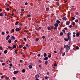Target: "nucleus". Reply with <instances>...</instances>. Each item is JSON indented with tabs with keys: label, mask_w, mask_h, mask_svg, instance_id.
Masks as SVG:
<instances>
[{
	"label": "nucleus",
	"mask_w": 80,
	"mask_h": 80,
	"mask_svg": "<svg viewBox=\"0 0 80 80\" xmlns=\"http://www.w3.org/2000/svg\"><path fill=\"white\" fill-rule=\"evenodd\" d=\"M66 46H67V47H66V52H68L69 50L70 49V46H68V45H66Z\"/></svg>",
	"instance_id": "f257e3e1"
},
{
	"label": "nucleus",
	"mask_w": 80,
	"mask_h": 80,
	"mask_svg": "<svg viewBox=\"0 0 80 80\" xmlns=\"http://www.w3.org/2000/svg\"><path fill=\"white\" fill-rule=\"evenodd\" d=\"M64 40L65 41H66V42H68V40H69V42H70V40H71V38H65L64 39Z\"/></svg>",
	"instance_id": "f03ea898"
},
{
	"label": "nucleus",
	"mask_w": 80,
	"mask_h": 80,
	"mask_svg": "<svg viewBox=\"0 0 80 80\" xmlns=\"http://www.w3.org/2000/svg\"><path fill=\"white\" fill-rule=\"evenodd\" d=\"M71 35V32H68V35H67V37L68 38H71V37H70L69 35Z\"/></svg>",
	"instance_id": "7ed1b4c3"
},
{
	"label": "nucleus",
	"mask_w": 80,
	"mask_h": 80,
	"mask_svg": "<svg viewBox=\"0 0 80 80\" xmlns=\"http://www.w3.org/2000/svg\"><path fill=\"white\" fill-rule=\"evenodd\" d=\"M8 48H9V49H10V50H13V48H12V47L9 46H8Z\"/></svg>",
	"instance_id": "20e7f679"
},
{
	"label": "nucleus",
	"mask_w": 80,
	"mask_h": 80,
	"mask_svg": "<svg viewBox=\"0 0 80 80\" xmlns=\"http://www.w3.org/2000/svg\"><path fill=\"white\" fill-rule=\"evenodd\" d=\"M11 40H14L15 39V36H12L11 37Z\"/></svg>",
	"instance_id": "39448f33"
},
{
	"label": "nucleus",
	"mask_w": 80,
	"mask_h": 80,
	"mask_svg": "<svg viewBox=\"0 0 80 80\" xmlns=\"http://www.w3.org/2000/svg\"><path fill=\"white\" fill-rule=\"evenodd\" d=\"M40 75L39 74H37L35 75V78H39Z\"/></svg>",
	"instance_id": "423d86ee"
},
{
	"label": "nucleus",
	"mask_w": 80,
	"mask_h": 80,
	"mask_svg": "<svg viewBox=\"0 0 80 80\" xmlns=\"http://www.w3.org/2000/svg\"><path fill=\"white\" fill-rule=\"evenodd\" d=\"M18 72H19L18 71H15L13 73H14V74H17V73H18Z\"/></svg>",
	"instance_id": "0eeeda50"
},
{
	"label": "nucleus",
	"mask_w": 80,
	"mask_h": 80,
	"mask_svg": "<svg viewBox=\"0 0 80 80\" xmlns=\"http://www.w3.org/2000/svg\"><path fill=\"white\" fill-rule=\"evenodd\" d=\"M9 38H10V35L7 36L6 39V40H8V39H9Z\"/></svg>",
	"instance_id": "6e6552de"
},
{
	"label": "nucleus",
	"mask_w": 80,
	"mask_h": 80,
	"mask_svg": "<svg viewBox=\"0 0 80 80\" xmlns=\"http://www.w3.org/2000/svg\"><path fill=\"white\" fill-rule=\"evenodd\" d=\"M70 21H68L66 22V25H69V24H70Z\"/></svg>",
	"instance_id": "1a4fd4ad"
},
{
	"label": "nucleus",
	"mask_w": 80,
	"mask_h": 80,
	"mask_svg": "<svg viewBox=\"0 0 80 80\" xmlns=\"http://www.w3.org/2000/svg\"><path fill=\"white\" fill-rule=\"evenodd\" d=\"M15 30L16 32H19V31H20V29L19 28H16L15 29Z\"/></svg>",
	"instance_id": "9d476101"
},
{
	"label": "nucleus",
	"mask_w": 80,
	"mask_h": 80,
	"mask_svg": "<svg viewBox=\"0 0 80 80\" xmlns=\"http://www.w3.org/2000/svg\"><path fill=\"white\" fill-rule=\"evenodd\" d=\"M18 23H19V22L18 21H17L15 23V25H17Z\"/></svg>",
	"instance_id": "9b49d317"
},
{
	"label": "nucleus",
	"mask_w": 80,
	"mask_h": 80,
	"mask_svg": "<svg viewBox=\"0 0 80 80\" xmlns=\"http://www.w3.org/2000/svg\"><path fill=\"white\" fill-rule=\"evenodd\" d=\"M56 23L58 24L60 23V21L58 20H57L56 21Z\"/></svg>",
	"instance_id": "f8f14e48"
},
{
	"label": "nucleus",
	"mask_w": 80,
	"mask_h": 80,
	"mask_svg": "<svg viewBox=\"0 0 80 80\" xmlns=\"http://www.w3.org/2000/svg\"><path fill=\"white\" fill-rule=\"evenodd\" d=\"M54 26L56 27H57L58 26V24H57V23H56L54 24Z\"/></svg>",
	"instance_id": "ddd939ff"
},
{
	"label": "nucleus",
	"mask_w": 80,
	"mask_h": 80,
	"mask_svg": "<svg viewBox=\"0 0 80 80\" xmlns=\"http://www.w3.org/2000/svg\"><path fill=\"white\" fill-rule=\"evenodd\" d=\"M79 35H80V33H76V37H79Z\"/></svg>",
	"instance_id": "4468645a"
},
{
	"label": "nucleus",
	"mask_w": 80,
	"mask_h": 80,
	"mask_svg": "<svg viewBox=\"0 0 80 80\" xmlns=\"http://www.w3.org/2000/svg\"><path fill=\"white\" fill-rule=\"evenodd\" d=\"M48 59V57H45L43 59L44 60H47Z\"/></svg>",
	"instance_id": "2eb2a0df"
},
{
	"label": "nucleus",
	"mask_w": 80,
	"mask_h": 80,
	"mask_svg": "<svg viewBox=\"0 0 80 80\" xmlns=\"http://www.w3.org/2000/svg\"><path fill=\"white\" fill-rule=\"evenodd\" d=\"M28 67L30 69L32 68V66L30 65L28 66Z\"/></svg>",
	"instance_id": "dca6fc26"
},
{
	"label": "nucleus",
	"mask_w": 80,
	"mask_h": 80,
	"mask_svg": "<svg viewBox=\"0 0 80 80\" xmlns=\"http://www.w3.org/2000/svg\"><path fill=\"white\" fill-rule=\"evenodd\" d=\"M47 53H43V56L44 57H47Z\"/></svg>",
	"instance_id": "f3484780"
},
{
	"label": "nucleus",
	"mask_w": 80,
	"mask_h": 80,
	"mask_svg": "<svg viewBox=\"0 0 80 80\" xmlns=\"http://www.w3.org/2000/svg\"><path fill=\"white\" fill-rule=\"evenodd\" d=\"M7 52H8V50H6L4 52V53H5V54H6V53H7Z\"/></svg>",
	"instance_id": "a211bd4d"
},
{
	"label": "nucleus",
	"mask_w": 80,
	"mask_h": 80,
	"mask_svg": "<svg viewBox=\"0 0 80 80\" xmlns=\"http://www.w3.org/2000/svg\"><path fill=\"white\" fill-rule=\"evenodd\" d=\"M67 18L64 17L62 18V19H63V20L66 21L67 20Z\"/></svg>",
	"instance_id": "6ab92c4d"
},
{
	"label": "nucleus",
	"mask_w": 80,
	"mask_h": 80,
	"mask_svg": "<svg viewBox=\"0 0 80 80\" xmlns=\"http://www.w3.org/2000/svg\"><path fill=\"white\" fill-rule=\"evenodd\" d=\"M48 30H51V28L50 27V26H48Z\"/></svg>",
	"instance_id": "aec40b11"
},
{
	"label": "nucleus",
	"mask_w": 80,
	"mask_h": 80,
	"mask_svg": "<svg viewBox=\"0 0 80 80\" xmlns=\"http://www.w3.org/2000/svg\"><path fill=\"white\" fill-rule=\"evenodd\" d=\"M53 29L54 30H57V27H55H55H54V28H53Z\"/></svg>",
	"instance_id": "412c9836"
},
{
	"label": "nucleus",
	"mask_w": 80,
	"mask_h": 80,
	"mask_svg": "<svg viewBox=\"0 0 80 80\" xmlns=\"http://www.w3.org/2000/svg\"><path fill=\"white\" fill-rule=\"evenodd\" d=\"M25 69H23L22 70V72H23V73H25Z\"/></svg>",
	"instance_id": "4be33fe9"
},
{
	"label": "nucleus",
	"mask_w": 80,
	"mask_h": 80,
	"mask_svg": "<svg viewBox=\"0 0 80 80\" xmlns=\"http://www.w3.org/2000/svg\"><path fill=\"white\" fill-rule=\"evenodd\" d=\"M46 11H47V12H48V11L49 10V8H46Z\"/></svg>",
	"instance_id": "5701e85b"
},
{
	"label": "nucleus",
	"mask_w": 80,
	"mask_h": 80,
	"mask_svg": "<svg viewBox=\"0 0 80 80\" xmlns=\"http://www.w3.org/2000/svg\"><path fill=\"white\" fill-rule=\"evenodd\" d=\"M23 46L22 45H19V48H22L23 47Z\"/></svg>",
	"instance_id": "b1692460"
},
{
	"label": "nucleus",
	"mask_w": 80,
	"mask_h": 80,
	"mask_svg": "<svg viewBox=\"0 0 80 80\" xmlns=\"http://www.w3.org/2000/svg\"><path fill=\"white\" fill-rule=\"evenodd\" d=\"M60 34L61 36H62V35H63V33L62 32H61L60 33Z\"/></svg>",
	"instance_id": "393cba45"
},
{
	"label": "nucleus",
	"mask_w": 80,
	"mask_h": 80,
	"mask_svg": "<svg viewBox=\"0 0 80 80\" xmlns=\"http://www.w3.org/2000/svg\"><path fill=\"white\" fill-rule=\"evenodd\" d=\"M8 42L9 43H11V39H9L8 40Z\"/></svg>",
	"instance_id": "a878e982"
},
{
	"label": "nucleus",
	"mask_w": 80,
	"mask_h": 80,
	"mask_svg": "<svg viewBox=\"0 0 80 80\" xmlns=\"http://www.w3.org/2000/svg\"><path fill=\"white\" fill-rule=\"evenodd\" d=\"M45 79H48V78H49V77L48 76H46L45 77Z\"/></svg>",
	"instance_id": "bb28decb"
},
{
	"label": "nucleus",
	"mask_w": 80,
	"mask_h": 80,
	"mask_svg": "<svg viewBox=\"0 0 80 80\" xmlns=\"http://www.w3.org/2000/svg\"><path fill=\"white\" fill-rule=\"evenodd\" d=\"M16 47H17L16 46H15V45H14L13 46V48H15Z\"/></svg>",
	"instance_id": "cd10ccee"
},
{
	"label": "nucleus",
	"mask_w": 80,
	"mask_h": 80,
	"mask_svg": "<svg viewBox=\"0 0 80 80\" xmlns=\"http://www.w3.org/2000/svg\"><path fill=\"white\" fill-rule=\"evenodd\" d=\"M76 48L77 49V50H78V49H79V47L76 46Z\"/></svg>",
	"instance_id": "c85d7f7f"
},
{
	"label": "nucleus",
	"mask_w": 80,
	"mask_h": 80,
	"mask_svg": "<svg viewBox=\"0 0 80 80\" xmlns=\"http://www.w3.org/2000/svg\"><path fill=\"white\" fill-rule=\"evenodd\" d=\"M51 57H52V55H51V54H49L48 55V58H50Z\"/></svg>",
	"instance_id": "c756f323"
},
{
	"label": "nucleus",
	"mask_w": 80,
	"mask_h": 80,
	"mask_svg": "<svg viewBox=\"0 0 80 80\" xmlns=\"http://www.w3.org/2000/svg\"><path fill=\"white\" fill-rule=\"evenodd\" d=\"M38 40H39V39L38 38H36L35 39L36 41H38Z\"/></svg>",
	"instance_id": "7c9ffc66"
},
{
	"label": "nucleus",
	"mask_w": 80,
	"mask_h": 80,
	"mask_svg": "<svg viewBox=\"0 0 80 80\" xmlns=\"http://www.w3.org/2000/svg\"><path fill=\"white\" fill-rule=\"evenodd\" d=\"M6 10H7V11H9V10H10V8H6Z\"/></svg>",
	"instance_id": "2f4dec72"
},
{
	"label": "nucleus",
	"mask_w": 80,
	"mask_h": 80,
	"mask_svg": "<svg viewBox=\"0 0 80 80\" xmlns=\"http://www.w3.org/2000/svg\"><path fill=\"white\" fill-rule=\"evenodd\" d=\"M75 23L74 22H72V25L73 26H75Z\"/></svg>",
	"instance_id": "473e14b6"
},
{
	"label": "nucleus",
	"mask_w": 80,
	"mask_h": 80,
	"mask_svg": "<svg viewBox=\"0 0 80 80\" xmlns=\"http://www.w3.org/2000/svg\"><path fill=\"white\" fill-rule=\"evenodd\" d=\"M6 80H8L9 79V77H6L5 78Z\"/></svg>",
	"instance_id": "72a5a7b5"
},
{
	"label": "nucleus",
	"mask_w": 80,
	"mask_h": 80,
	"mask_svg": "<svg viewBox=\"0 0 80 80\" xmlns=\"http://www.w3.org/2000/svg\"><path fill=\"white\" fill-rule=\"evenodd\" d=\"M38 62H39V63H42V61H41V60H39L38 61Z\"/></svg>",
	"instance_id": "f704fd0d"
},
{
	"label": "nucleus",
	"mask_w": 80,
	"mask_h": 80,
	"mask_svg": "<svg viewBox=\"0 0 80 80\" xmlns=\"http://www.w3.org/2000/svg\"><path fill=\"white\" fill-rule=\"evenodd\" d=\"M48 64V61H45V65H47Z\"/></svg>",
	"instance_id": "c9c22d12"
},
{
	"label": "nucleus",
	"mask_w": 80,
	"mask_h": 80,
	"mask_svg": "<svg viewBox=\"0 0 80 80\" xmlns=\"http://www.w3.org/2000/svg\"><path fill=\"white\" fill-rule=\"evenodd\" d=\"M75 22H76V23L78 22V19H76L75 20Z\"/></svg>",
	"instance_id": "e433bc0d"
},
{
	"label": "nucleus",
	"mask_w": 80,
	"mask_h": 80,
	"mask_svg": "<svg viewBox=\"0 0 80 80\" xmlns=\"http://www.w3.org/2000/svg\"><path fill=\"white\" fill-rule=\"evenodd\" d=\"M65 55V53L64 52L63 53H62V57L64 56V55Z\"/></svg>",
	"instance_id": "4c0bfd02"
},
{
	"label": "nucleus",
	"mask_w": 80,
	"mask_h": 80,
	"mask_svg": "<svg viewBox=\"0 0 80 80\" xmlns=\"http://www.w3.org/2000/svg\"><path fill=\"white\" fill-rule=\"evenodd\" d=\"M75 18L74 17H72V20H75Z\"/></svg>",
	"instance_id": "58836bf2"
},
{
	"label": "nucleus",
	"mask_w": 80,
	"mask_h": 80,
	"mask_svg": "<svg viewBox=\"0 0 80 80\" xmlns=\"http://www.w3.org/2000/svg\"><path fill=\"white\" fill-rule=\"evenodd\" d=\"M14 52L16 54H17V50H15L14 51Z\"/></svg>",
	"instance_id": "ea45409f"
},
{
	"label": "nucleus",
	"mask_w": 80,
	"mask_h": 80,
	"mask_svg": "<svg viewBox=\"0 0 80 80\" xmlns=\"http://www.w3.org/2000/svg\"><path fill=\"white\" fill-rule=\"evenodd\" d=\"M23 48L24 49V50H25L27 48V47H23Z\"/></svg>",
	"instance_id": "a19ab883"
},
{
	"label": "nucleus",
	"mask_w": 80,
	"mask_h": 80,
	"mask_svg": "<svg viewBox=\"0 0 80 80\" xmlns=\"http://www.w3.org/2000/svg\"><path fill=\"white\" fill-rule=\"evenodd\" d=\"M54 67H57V63H55L54 64Z\"/></svg>",
	"instance_id": "79ce46f5"
},
{
	"label": "nucleus",
	"mask_w": 80,
	"mask_h": 80,
	"mask_svg": "<svg viewBox=\"0 0 80 80\" xmlns=\"http://www.w3.org/2000/svg\"><path fill=\"white\" fill-rule=\"evenodd\" d=\"M78 28V25H76L75 26V28Z\"/></svg>",
	"instance_id": "37998d69"
},
{
	"label": "nucleus",
	"mask_w": 80,
	"mask_h": 80,
	"mask_svg": "<svg viewBox=\"0 0 80 80\" xmlns=\"http://www.w3.org/2000/svg\"><path fill=\"white\" fill-rule=\"evenodd\" d=\"M62 31L63 32H64V33H65V30L64 29H63L62 30Z\"/></svg>",
	"instance_id": "c03bdc74"
},
{
	"label": "nucleus",
	"mask_w": 80,
	"mask_h": 80,
	"mask_svg": "<svg viewBox=\"0 0 80 80\" xmlns=\"http://www.w3.org/2000/svg\"><path fill=\"white\" fill-rule=\"evenodd\" d=\"M0 49L1 50H3V49L2 48V47L0 46Z\"/></svg>",
	"instance_id": "a18cd8bd"
},
{
	"label": "nucleus",
	"mask_w": 80,
	"mask_h": 80,
	"mask_svg": "<svg viewBox=\"0 0 80 80\" xmlns=\"http://www.w3.org/2000/svg\"><path fill=\"white\" fill-rule=\"evenodd\" d=\"M0 16H1V17H2V16H3V14H2V13H0Z\"/></svg>",
	"instance_id": "49530a36"
},
{
	"label": "nucleus",
	"mask_w": 80,
	"mask_h": 80,
	"mask_svg": "<svg viewBox=\"0 0 80 80\" xmlns=\"http://www.w3.org/2000/svg\"><path fill=\"white\" fill-rule=\"evenodd\" d=\"M41 28H42V27H39L38 28V30H40V29H41Z\"/></svg>",
	"instance_id": "de8ad7c7"
},
{
	"label": "nucleus",
	"mask_w": 80,
	"mask_h": 80,
	"mask_svg": "<svg viewBox=\"0 0 80 80\" xmlns=\"http://www.w3.org/2000/svg\"><path fill=\"white\" fill-rule=\"evenodd\" d=\"M5 5L8 6H9V4H8L7 2L6 3Z\"/></svg>",
	"instance_id": "09e8293b"
},
{
	"label": "nucleus",
	"mask_w": 80,
	"mask_h": 80,
	"mask_svg": "<svg viewBox=\"0 0 80 80\" xmlns=\"http://www.w3.org/2000/svg\"><path fill=\"white\" fill-rule=\"evenodd\" d=\"M24 40L25 41H27V38H24Z\"/></svg>",
	"instance_id": "8fccbe9b"
},
{
	"label": "nucleus",
	"mask_w": 80,
	"mask_h": 80,
	"mask_svg": "<svg viewBox=\"0 0 80 80\" xmlns=\"http://www.w3.org/2000/svg\"><path fill=\"white\" fill-rule=\"evenodd\" d=\"M31 15L30 14H28L27 15L28 17H30Z\"/></svg>",
	"instance_id": "3c124183"
},
{
	"label": "nucleus",
	"mask_w": 80,
	"mask_h": 80,
	"mask_svg": "<svg viewBox=\"0 0 80 80\" xmlns=\"http://www.w3.org/2000/svg\"><path fill=\"white\" fill-rule=\"evenodd\" d=\"M2 35H5V32H2Z\"/></svg>",
	"instance_id": "603ef678"
},
{
	"label": "nucleus",
	"mask_w": 80,
	"mask_h": 80,
	"mask_svg": "<svg viewBox=\"0 0 80 80\" xmlns=\"http://www.w3.org/2000/svg\"><path fill=\"white\" fill-rule=\"evenodd\" d=\"M25 5H28V2H26V3H25Z\"/></svg>",
	"instance_id": "864d4df0"
},
{
	"label": "nucleus",
	"mask_w": 80,
	"mask_h": 80,
	"mask_svg": "<svg viewBox=\"0 0 80 80\" xmlns=\"http://www.w3.org/2000/svg\"><path fill=\"white\" fill-rule=\"evenodd\" d=\"M1 78H2L3 79V78H4V77L3 75L1 77Z\"/></svg>",
	"instance_id": "5fc2aeb1"
},
{
	"label": "nucleus",
	"mask_w": 80,
	"mask_h": 80,
	"mask_svg": "<svg viewBox=\"0 0 80 80\" xmlns=\"http://www.w3.org/2000/svg\"><path fill=\"white\" fill-rule=\"evenodd\" d=\"M47 75H49L50 74V72H48L46 73Z\"/></svg>",
	"instance_id": "6e6d98bb"
},
{
	"label": "nucleus",
	"mask_w": 80,
	"mask_h": 80,
	"mask_svg": "<svg viewBox=\"0 0 80 80\" xmlns=\"http://www.w3.org/2000/svg\"><path fill=\"white\" fill-rule=\"evenodd\" d=\"M13 80H16V78L15 77H13Z\"/></svg>",
	"instance_id": "4d7b16f0"
},
{
	"label": "nucleus",
	"mask_w": 80,
	"mask_h": 80,
	"mask_svg": "<svg viewBox=\"0 0 80 80\" xmlns=\"http://www.w3.org/2000/svg\"><path fill=\"white\" fill-rule=\"evenodd\" d=\"M5 65V63H3L2 64V65L3 66V65Z\"/></svg>",
	"instance_id": "13d9d810"
},
{
	"label": "nucleus",
	"mask_w": 80,
	"mask_h": 80,
	"mask_svg": "<svg viewBox=\"0 0 80 80\" xmlns=\"http://www.w3.org/2000/svg\"><path fill=\"white\" fill-rule=\"evenodd\" d=\"M39 67L40 68H42V66L41 65H39Z\"/></svg>",
	"instance_id": "bf43d9fd"
},
{
	"label": "nucleus",
	"mask_w": 80,
	"mask_h": 80,
	"mask_svg": "<svg viewBox=\"0 0 80 80\" xmlns=\"http://www.w3.org/2000/svg\"><path fill=\"white\" fill-rule=\"evenodd\" d=\"M17 40H15L14 41V43H17Z\"/></svg>",
	"instance_id": "052dcab7"
},
{
	"label": "nucleus",
	"mask_w": 80,
	"mask_h": 80,
	"mask_svg": "<svg viewBox=\"0 0 80 80\" xmlns=\"http://www.w3.org/2000/svg\"><path fill=\"white\" fill-rule=\"evenodd\" d=\"M67 45H64V48H67Z\"/></svg>",
	"instance_id": "680f3d73"
},
{
	"label": "nucleus",
	"mask_w": 80,
	"mask_h": 80,
	"mask_svg": "<svg viewBox=\"0 0 80 80\" xmlns=\"http://www.w3.org/2000/svg\"><path fill=\"white\" fill-rule=\"evenodd\" d=\"M64 29L65 30H67V28H65Z\"/></svg>",
	"instance_id": "e2e57ef3"
},
{
	"label": "nucleus",
	"mask_w": 80,
	"mask_h": 80,
	"mask_svg": "<svg viewBox=\"0 0 80 80\" xmlns=\"http://www.w3.org/2000/svg\"><path fill=\"white\" fill-rule=\"evenodd\" d=\"M14 29H12L11 30V31H12V32H14Z\"/></svg>",
	"instance_id": "0e129e2a"
},
{
	"label": "nucleus",
	"mask_w": 80,
	"mask_h": 80,
	"mask_svg": "<svg viewBox=\"0 0 80 80\" xmlns=\"http://www.w3.org/2000/svg\"><path fill=\"white\" fill-rule=\"evenodd\" d=\"M38 57H40V54H38Z\"/></svg>",
	"instance_id": "69168bd1"
},
{
	"label": "nucleus",
	"mask_w": 80,
	"mask_h": 80,
	"mask_svg": "<svg viewBox=\"0 0 80 80\" xmlns=\"http://www.w3.org/2000/svg\"><path fill=\"white\" fill-rule=\"evenodd\" d=\"M6 33H7V34H8V33H9V32L8 31H7L6 32Z\"/></svg>",
	"instance_id": "338daca9"
},
{
	"label": "nucleus",
	"mask_w": 80,
	"mask_h": 80,
	"mask_svg": "<svg viewBox=\"0 0 80 80\" xmlns=\"http://www.w3.org/2000/svg\"><path fill=\"white\" fill-rule=\"evenodd\" d=\"M22 11L23 12H24V9L22 8L21 9Z\"/></svg>",
	"instance_id": "774afa93"
}]
</instances>
